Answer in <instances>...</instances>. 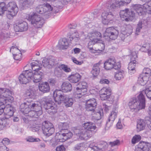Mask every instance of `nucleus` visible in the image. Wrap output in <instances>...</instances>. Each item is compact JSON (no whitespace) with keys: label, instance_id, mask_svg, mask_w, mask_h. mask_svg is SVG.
I'll use <instances>...</instances> for the list:
<instances>
[{"label":"nucleus","instance_id":"nucleus-1","mask_svg":"<svg viewBox=\"0 0 151 151\" xmlns=\"http://www.w3.org/2000/svg\"><path fill=\"white\" fill-rule=\"evenodd\" d=\"M52 9L51 6L47 3L42 5H39L36 8V12L30 13L27 15L26 18L31 22V24L35 28H41L45 23V20L41 16L46 17L45 16L49 14Z\"/></svg>","mask_w":151,"mask_h":151},{"label":"nucleus","instance_id":"nucleus-2","mask_svg":"<svg viewBox=\"0 0 151 151\" xmlns=\"http://www.w3.org/2000/svg\"><path fill=\"white\" fill-rule=\"evenodd\" d=\"M132 0H109L106 4L107 8L104 9L101 15L103 24L107 25L112 21L114 16L110 10L113 11L119 6L123 5L125 3H129Z\"/></svg>","mask_w":151,"mask_h":151},{"label":"nucleus","instance_id":"nucleus-3","mask_svg":"<svg viewBox=\"0 0 151 151\" xmlns=\"http://www.w3.org/2000/svg\"><path fill=\"white\" fill-rule=\"evenodd\" d=\"M61 90H55L53 92V96L55 103L61 104H73L76 102L75 100L72 98L64 95L60 93Z\"/></svg>","mask_w":151,"mask_h":151},{"label":"nucleus","instance_id":"nucleus-4","mask_svg":"<svg viewBox=\"0 0 151 151\" xmlns=\"http://www.w3.org/2000/svg\"><path fill=\"white\" fill-rule=\"evenodd\" d=\"M15 109L10 104H7L5 106L4 108V114L5 118L0 119V130L3 129L8 124V119L12 116L13 114Z\"/></svg>","mask_w":151,"mask_h":151},{"label":"nucleus","instance_id":"nucleus-5","mask_svg":"<svg viewBox=\"0 0 151 151\" xmlns=\"http://www.w3.org/2000/svg\"><path fill=\"white\" fill-rule=\"evenodd\" d=\"M12 92L6 88H0V103L1 104H9L12 103L14 98L12 96Z\"/></svg>","mask_w":151,"mask_h":151},{"label":"nucleus","instance_id":"nucleus-6","mask_svg":"<svg viewBox=\"0 0 151 151\" xmlns=\"http://www.w3.org/2000/svg\"><path fill=\"white\" fill-rule=\"evenodd\" d=\"M100 94L102 100H108L114 104H116L118 101L117 98L111 95V90L109 88H103L100 91Z\"/></svg>","mask_w":151,"mask_h":151},{"label":"nucleus","instance_id":"nucleus-7","mask_svg":"<svg viewBox=\"0 0 151 151\" xmlns=\"http://www.w3.org/2000/svg\"><path fill=\"white\" fill-rule=\"evenodd\" d=\"M5 7L8 12L6 14L7 17L9 19H12L16 16L18 12V8L14 1H11L6 5Z\"/></svg>","mask_w":151,"mask_h":151},{"label":"nucleus","instance_id":"nucleus-8","mask_svg":"<svg viewBox=\"0 0 151 151\" xmlns=\"http://www.w3.org/2000/svg\"><path fill=\"white\" fill-rule=\"evenodd\" d=\"M132 7L139 15H142L143 12L151 14V1L142 5L139 4H134L133 5Z\"/></svg>","mask_w":151,"mask_h":151},{"label":"nucleus","instance_id":"nucleus-9","mask_svg":"<svg viewBox=\"0 0 151 151\" xmlns=\"http://www.w3.org/2000/svg\"><path fill=\"white\" fill-rule=\"evenodd\" d=\"M119 34L118 31L113 27H109L107 28L103 35L104 39L108 41L110 40L116 39Z\"/></svg>","mask_w":151,"mask_h":151},{"label":"nucleus","instance_id":"nucleus-10","mask_svg":"<svg viewBox=\"0 0 151 151\" xmlns=\"http://www.w3.org/2000/svg\"><path fill=\"white\" fill-rule=\"evenodd\" d=\"M151 70L148 68H145L142 73L138 77L137 83L141 86L145 85L148 81L151 76Z\"/></svg>","mask_w":151,"mask_h":151},{"label":"nucleus","instance_id":"nucleus-11","mask_svg":"<svg viewBox=\"0 0 151 151\" xmlns=\"http://www.w3.org/2000/svg\"><path fill=\"white\" fill-rule=\"evenodd\" d=\"M121 67L120 62H116V60L113 58H109L104 63V67L107 70H110L112 68L118 70Z\"/></svg>","mask_w":151,"mask_h":151},{"label":"nucleus","instance_id":"nucleus-12","mask_svg":"<svg viewBox=\"0 0 151 151\" xmlns=\"http://www.w3.org/2000/svg\"><path fill=\"white\" fill-rule=\"evenodd\" d=\"M32 76L33 72L31 70H25L19 75V79L20 83L26 84L32 80Z\"/></svg>","mask_w":151,"mask_h":151},{"label":"nucleus","instance_id":"nucleus-13","mask_svg":"<svg viewBox=\"0 0 151 151\" xmlns=\"http://www.w3.org/2000/svg\"><path fill=\"white\" fill-rule=\"evenodd\" d=\"M88 87L87 83L84 81L80 82L76 88V90L78 91L79 93H77V97L80 98L81 99H83L85 96H86V93L87 92V88Z\"/></svg>","mask_w":151,"mask_h":151},{"label":"nucleus","instance_id":"nucleus-14","mask_svg":"<svg viewBox=\"0 0 151 151\" xmlns=\"http://www.w3.org/2000/svg\"><path fill=\"white\" fill-rule=\"evenodd\" d=\"M42 129L44 134L47 136L51 135L55 131L53 124L46 121H45L42 123Z\"/></svg>","mask_w":151,"mask_h":151},{"label":"nucleus","instance_id":"nucleus-15","mask_svg":"<svg viewBox=\"0 0 151 151\" xmlns=\"http://www.w3.org/2000/svg\"><path fill=\"white\" fill-rule=\"evenodd\" d=\"M135 14L132 11H129L128 9L122 10L120 12L121 18L123 21L127 22L131 21L134 17Z\"/></svg>","mask_w":151,"mask_h":151},{"label":"nucleus","instance_id":"nucleus-16","mask_svg":"<svg viewBox=\"0 0 151 151\" xmlns=\"http://www.w3.org/2000/svg\"><path fill=\"white\" fill-rule=\"evenodd\" d=\"M130 56L131 61L128 64V69L129 73L132 75L135 72L136 59L137 58V56L135 52H133L131 54Z\"/></svg>","mask_w":151,"mask_h":151},{"label":"nucleus","instance_id":"nucleus-17","mask_svg":"<svg viewBox=\"0 0 151 151\" xmlns=\"http://www.w3.org/2000/svg\"><path fill=\"white\" fill-rule=\"evenodd\" d=\"M74 132L80 139H87L91 136V134L88 133V131L84 130L76 129L75 130Z\"/></svg>","mask_w":151,"mask_h":151},{"label":"nucleus","instance_id":"nucleus-18","mask_svg":"<svg viewBox=\"0 0 151 151\" xmlns=\"http://www.w3.org/2000/svg\"><path fill=\"white\" fill-rule=\"evenodd\" d=\"M118 114V111L116 109H113L111 112L106 124L107 127L109 128L112 126L114 121L117 117Z\"/></svg>","mask_w":151,"mask_h":151},{"label":"nucleus","instance_id":"nucleus-19","mask_svg":"<svg viewBox=\"0 0 151 151\" xmlns=\"http://www.w3.org/2000/svg\"><path fill=\"white\" fill-rule=\"evenodd\" d=\"M150 147V144L141 141L136 145L135 151H149Z\"/></svg>","mask_w":151,"mask_h":151},{"label":"nucleus","instance_id":"nucleus-20","mask_svg":"<svg viewBox=\"0 0 151 151\" xmlns=\"http://www.w3.org/2000/svg\"><path fill=\"white\" fill-rule=\"evenodd\" d=\"M28 28L27 23L24 21L19 22L14 27L15 31L16 32H23L26 31Z\"/></svg>","mask_w":151,"mask_h":151},{"label":"nucleus","instance_id":"nucleus-21","mask_svg":"<svg viewBox=\"0 0 151 151\" xmlns=\"http://www.w3.org/2000/svg\"><path fill=\"white\" fill-rule=\"evenodd\" d=\"M83 126L88 130V133L91 132V134H95L96 132V127L95 124L92 122H88L84 123Z\"/></svg>","mask_w":151,"mask_h":151},{"label":"nucleus","instance_id":"nucleus-22","mask_svg":"<svg viewBox=\"0 0 151 151\" xmlns=\"http://www.w3.org/2000/svg\"><path fill=\"white\" fill-rule=\"evenodd\" d=\"M81 78V76L78 73H72L68 77V80L70 82L74 83L78 82Z\"/></svg>","mask_w":151,"mask_h":151},{"label":"nucleus","instance_id":"nucleus-23","mask_svg":"<svg viewBox=\"0 0 151 151\" xmlns=\"http://www.w3.org/2000/svg\"><path fill=\"white\" fill-rule=\"evenodd\" d=\"M55 64V60L51 58H45L42 61V64L43 66L46 68H51Z\"/></svg>","mask_w":151,"mask_h":151},{"label":"nucleus","instance_id":"nucleus-24","mask_svg":"<svg viewBox=\"0 0 151 151\" xmlns=\"http://www.w3.org/2000/svg\"><path fill=\"white\" fill-rule=\"evenodd\" d=\"M44 73L41 71L34 72L33 73L32 78V79L34 83L40 82L43 76Z\"/></svg>","mask_w":151,"mask_h":151},{"label":"nucleus","instance_id":"nucleus-25","mask_svg":"<svg viewBox=\"0 0 151 151\" xmlns=\"http://www.w3.org/2000/svg\"><path fill=\"white\" fill-rule=\"evenodd\" d=\"M62 91L64 92H67L71 91L72 87L71 84L68 82L64 81L61 85Z\"/></svg>","mask_w":151,"mask_h":151},{"label":"nucleus","instance_id":"nucleus-26","mask_svg":"<svg viewBox=\"0 0 151 151\" xmlns=\"http://www.w3.org/2000/svg\"><path fill=\"white\" fill-rule=\"evenodd\" d=\"M38 88L39 90L43 93L48 92L50 89L49 84L47 82L43 83L41 84H39Z\"/></svg>","mask_w":151,"mask_h":151},{"label":"nucleus","instance_id":"nucleus-27","mask_svg":"<svg viewBox=\"0 0 151 151\" xmlns=\"http://www.w3.org/2000/svg\"><path fill=\"white\" fill-rule=\"evenodd\" d=\"M67 37L70 41H73L75 42H77L79 39L78 33L77 31L68 33Z\"/></svg>","mask_w":151,"mask_h":151},{"label":"nucleus","instance_id":"nucleus-28","mask_svg":"<svg viewBox=\"0 0 151 151\" xmlns=\"http://www.w3.org/2000/svg\"><path fill=\"white\" fill-rule=\"evenodd\" d=\"M46 110H48L47 112L51 114H54L56 112V104H43Z\"/></svg>","mask_w":151,"mask_h":151},{"label":"nucleus","instance_id":"nucleus-29","mask_svg":"<svg viewBox=\"0 0 151 151\" xmlns=\"http://www.w3.org/2000/svg\"><path fill=\"white\" fill-rule=\"evenodd\" d=\"M60 48L62 50L67 49L69 47V43L68 40L65 38H63L60 40L59 42Z\"/></svg>","mask_w":151,"mask_h":151},{"label":"nucleus","instance_id":"nucleus-30","mask_svg":"<svg viewBox=\"0 0 151 151\" xmlns=\"http://www.w3.org/2000/svg\"><path fill=\"white\" fill-rule=\"evenodd\" d=\"M100 64L101 63L100 62H99L93 65L91 72L94 77L97 76L99 73L100 71L99 66Z\"/></svg>","mask_w":151,"mask_h":151},{"label":"nucleus","instance_id":"nucleus-31","mask_svg":"<svg viewBox=\"0 0 151 151\" xmlns=\"http://www.w3.org/2000/svg\"><path fill=\"white\" fill-rule=\"evenodd\" d=\"M146 126V124L143 119H139L137 121L136 129L137 132L144 130Z\"/></svg>","mask_w":151,"mask_h":151},{"label":"nucleus","instance_id":"nucleus-32","mask_svg":"<svg viewBox=\"0 0 151 151\" xmlns=\"http://www.w3.org/2000/svg\"><path fill=\"white\" fill-rule=\"evenodd\" d=\"M31 66L32 70L34 72H40L41 68L40 66L39 61L37 60L33 61L31 63Z\"/></svg>","mask_w":151,"mask_h":151},{"label":"nucleus","instance_id":"nucleus-33","mask_svg":"<svg viewBox=\"0 0 151 151\" xmlns=\"http://www.w3.org/2000/svg\"><path fill=\"white\" fill-rule=\"evenodd\" d=\"M145 107V104H130L129 106L131 110L136 112L140 109H144Z\"/></svg>","mask_w":151,"mask_h":151},{"label":"nucleus","instance_id":"nucleus-34","mask_svg":"<svg viewBox=\"0 0 151 151\" xmlns=\"http://www.w3.org/2000/svg\"><path fill=\"white\" fill-rule=\"evenodd\" d=\"M89 147L94 151H99L102 149V147L100 145H97L93 142L89 145Z\"/></svg>","mask_w":151,"mask_h":151},{"label":"nucleus","instance_id":"nucleus-35","mask_svg":"<svg viewBox=\"0 0 151 151\" xmlns=\"http://www.w3.org/2000/svg\"><path fill=\"white\" fill-rule=\"evenodd\" d=\"M86 144L84 143H78L73 148V150L76 151H82L86 147Z\"/></svg>","mask_w":151,"mask_h":151},{"label":"nucleus","instance_id":"nucleus-36","mask_svg":"<svg viewBox=\"0 0 151 151\" xmlns=\"http://www.w3.org/2000/svg\"><path fill=\"white\" fill-rule=\"evenodd\" d=\"M86 96H86H85L84 98L82 99H81L80 98H79V101H80L79 103L86 102V104H94L96 103V100L93 98L90 99H86L85 97Z\"/></svg>","mask_w":151,"mask_h":151},{"label":"nucleus","instance_id":"nucleus-37","mask_svg":"<svg viewBox=\"0 0 151 151\" xmlns=\"http://www.w3.org/2000/svg\"><path fill=\"white\" fill-rule=\"evenodd\" d=\"M146 22L145 24H144L145 26H146L147 24V21L146 20H143V21L140 20L138 23L137 24V28L136 29L135 34L136 35H138L140 32V30L142 27V25L144 24V22Z\"/></svg>","mask_w":151,"mask_h":151},{"label":"nucleus","instance_id":"nucleus-38","mask_svg":"<svg viewBox=\"0 0 151 151\" xmlns=\"http://www.w3.org/2000/svg\"><path fill=\"white\" fill-rule=\"evenodd\" d=\"M124 75V72L123 70L118 71L115 73L114 78L116 80H120L123 78Z\"/></svg>","mask_w":151,"mask_h":151},{"label":"nucleus","instance_id":"nucleus-39","mask_svg":"<svg viewBox=\"0 0 151 151\" xmlns=\"http://www.w3.org/2000/svg\"><path fill=\"white\" fill-rule=\"evenodd\" d=\"M55 104L52 101V99L49 97L45 96L40 101V104Z\"/></svg>","mask_w":151,"mask_h":151},{"label":"nucleus","instance_id":"nucleus-40","mask_svg":"<svg viewBox=\"0 0 151 151\" xmlns=\"http://www.w3.org/2000/svg\"><path fill=\"white\" fill-rule=\"evenodd\" d=\"M63 134L64 136V138L62 139V141H65L72 137L73 135L72 133L68 130H65L63 132Z\"/></svg>","mask_w":151,"mask_h":151},{"label":"nucleus","instance_id":"nucleus-41","mask_svg":"<svg viewBox=\"0 0 151 151\" xmlns=\"http://www.w3.org/2000/svg\"><path fill=\"white\" fill-rule=\"evenodd\" d=\"M137 102L139 104H145V98L142 91L140 92L137 97Z\"/></svg>","mask_w":151,"mask_h":151},{"label":"nucleus","instance_id":"nucleus-42","mask_svg":"<svg viewBox=\"0 0 151 151\" xmlns=\"http://www.w3.org/2000/svg\"><path fill=\"white\" fill-rule=\"evenodd\" d=\"M59 68L66 73H69L71 71V69L67 65L62 64H61L58 67Z\"/></svg>","mask_w":151,"mask_h":151},{"label":"nucleus","instance_id":"nucleus-43","mask_svg":"<svg viewBox=\"0 0 151 151\" xmlns=\"http://www.w3.org/2000/svg\"><path fill=\"white\" fill-rule=\"evenodd\" d=\"M40 125H36L35 123L31 124L28 126V127L32 131L35 132L39 130L40 128Z\"/></svg>","mask_w":151,"mask_h":151},{"label":"nucleus","instance_id":"nucleus-44","mask_svg":"<svg viewBox=\"0 0 151 151\" xmlns=\"http://www.w3.org/2000/svg\"><path fill=\"white\" fill-rule=\"evenodd\" d=\"M23 112L24 114H27L29 113V115L30 117H33L35 116V115H37V112L35 111H29V107H27L23 111Z\"/></svg>","mask_w":151,"mask_h":151},{"label":"nucleus","instance_id":"nucleus-45","mask_svg":"<svg viewBox=\"0 0 151 151\" xmlns=\"http://www.w3.org/2000/svg\"><path fill=\"white\" fill-rule=\"evenodd\" d=\"M59 129L60 130V132H64L65 130H67L68 126L67 123H60L58 125Z\"/></svg>","mask_w":151,"mask_h":151},{"label":"nucleus","instance_id":"nucleus-46","mask_svg":"<svg viewBox=\"0 0 151 151\" xmlns=\"http://www.w3.org/2000/svg\"><path fill=\"white\" fill-rule=\"evenodd\" d=\"M141 139V137L139 134H136L132 138L131 143L133 144H135L138 142Z\"/></svg>","mask_w":151,"mask_h":151},{"label":"nucleus","instance_id":"nucleus-47","mask_svg":"<svg viewBox=\"0 0 151 151\" xmlns=\"http://www.w3.org/2000/svg\"><path fill=\"white\" fill-rule=\"evenodd\" d=\"M145 92L147 98L151 100V87H147L143 91Z\"/></svg>","mask_w":151,"mask_h":151},{"label":"nucleus","instance_id":"nucleus-48","mask_svg":"<svg viewBox=\"0 0 151 151\" xmlns=\"http://www.w3.org/2000/svg\"><path fill=\"white\" fill-rule=\"evenodd\" d=\"M55 139L58 140L59 143L60 142H63L65 141H62V139L64 138V136L63 134V132L60 131L59 132H57L56 133V135L55 136Z\"/></svg>","mask_w":151,"mask_h":151},{"label":"nucleus","instance_id":"nucleus-49","mask_svg":"<svg viewBox=\"0 0 151 151\" xmlns=\"http://www.w3.org/2000/svg\"><path fill=\"white\" fill-rule=\"evenodd\" d=\"M103 116V111L101 109L99 111L96 112L94 114L93 116L96 119L99 120L101 119Z\"/></svg>","mask_w":151,"mask_h":151},{"label":"nucleus","instance_id":"nucleus-50","mask_svg":"<svg viewBox=\"0 0 151 151\" xmlns=\"http://www.w3.org/2000/svg\"><path fill=\"white\" fill-rule=\"evenodd\" d=\"M6 11L5 3L4 2L0 3V15L3 14Z\"/></svg>","mask_w":151,"mask_h":151},{"label":"nucleus","instance_id":"nucleus-51","mask_svg":"<svg viewBox=\"0 0 151 151\" xmlns=\"http://www.w3.org/2000/svg\"><path fill=\"white\" fill-rule=\"evenodd\" d=\"M89 35L92 36L93 37L99 40L101 38V34L100 32H95L92 33L91 34L90 33Z\"/></svg>","mask_w":151,"mask_h":151},{"label":"nucleus","instance_id":"nucleus-52","mask_svg":"<svg viewBox=\"0 0 151 151\" xmlns=\"http://www.w3.org/2000/svg\"><path fill=\"white\" fill-rule=\"evenodd\" d=\"M132 32V27H130L129 28H127L125 31H122V33L124 35L128 36L130 35Z\"/></svg>","mask_w":151,"mask_h":151},{"label":"nucleus","instance_id":"nucleus-53","mask_svg":"<svg viewBox=\"0 0 151 151\" xmlns=\"http://www.w3.org/2000/svg\"><path fill=\"white\" fill-rule=\"evenodd\" d=\"M25 95L28 98H34L35 96L34 92L31 91H27Z\"/></svg>","mask_w":151,"mask_h":151},{"label":"nucleus","instance_id":"nucleus-54","mask_svg":"<svg viewBox=\"0 0 151 151\" xmlns=\"http://www.w3.org/2000/svg\"><path fill=\"white\" fill-rule=\"evenodd\" d=\"M26 141L29 142H38L40 141V139L38 138H35L32 137H29L26 138Z\"/></svg>","mask_w":151,"mask_h":151},{"label":"nucleus","instance_id":"nucleus-55","mask_svg":"<svg viewBox=\"0 0 151 151\" xmlns=\"http://www.w3.org/2000/svg\"><path fill=\"white\" fill-rule=\"evenodd\" d=\"M89 38L90 41H89L88 44L91 43L94 45L95 43H97L99 40V39H98L93 37L92 36L90 35H89Z\"/></svg>","mask_w":151,"mask_h":151},{"label":"nucleus","instance_id":"nucleus-56","mask_svg":"<svg viewBox=\"0 0 151 151\" xmlns=\"http://www.w3.org/2000/svg\"><path fill=\"white\" fill-rule=\"evenodd\" d=\"M13 58L16 60L20 61L22 58V54L20 52L18 54H13Z\"/></svg>","mask_w":151,"mask_h":151},{"label":"nucleus","instance_id":"nucleus-57","mask_svg":"<svg viewBox=\"0 0 151 151\" xmlns=\"http://www.w3.org/2000/svg\"><path fill=\"white\" fill-rule=\"evenodd\" d=\"M58 141H59V140L55 139V137L54 138H52L50 140V144L52 146H54L59 143Z\"/></svg>","mask_w":151,"mask_h":151},{"label":"nucleus","instance_id":"nucleus-58","mask_svg":"<svg viewBox=\"0 0 151 151\" xmlns=\"http://www.w3.org/2000/svg\"><path fill=\"white\" fill-rule=\"evenodd\" d=\"M19 1L23 5L30 4L32 3V0H19Z\"/></svg>","mask_w":151,"mask_h":151},{"label":"nucleus","instance_id":"nucleus-59","mask_svg":"<svg viewBox=\"0 0 151 151\" xmlns=\"http://www.w3.org/2000/svg\"><path fill=\"white\" fill-rule=\"evenodd\" d=\"M148 114L150 115V120L149 123V122L147 123V125L149 128L151 130V105L149 107Z\"/></svg>","mask_w":151,"mask_h":151},{"label":"nucleus","instance_id":"nucleus-60","mask_svg":"<svg viewBox=\"0 0 151 151\" xmlns=\"http://www.w3.org/2000/svg\"><path fill=\"white\" fill-rule=\"evenodd\" d=\"M93 104H86V109L88 111H90L94 110L95 108V106Z\"/></svg>","mask_w":151,"mask_h":151},{"label":"nucleus","instance_id":"nucleus-61","mask_svg":"<svg viewBox=\"0 0 151 151\" xmlns=\"http://www.w3.org/2000/svg\"><path fill=\"white\" fill-rule=\"evenodd\" d=\"M48 82L51 86H54L57 83V81L55 79L50 78L48 80Z\"/></svg>","mask_w":151,"mask_h":151},{"label":"nucleus","instance_id":"nucleus-62","mask_svg":"<svg viewBox=\"0 0 151 151\" xmlns=\"http://www.w3.org/2000/svg\"><path fill=\"white\" fill-rule=\"evenodd\" d=\"M10 141L9 139L7 138H4L2 141L1 143L4 145H8Z\"/></svg>","mask_w":151,"mask_h":151},{"label":"nucleus","instance_id":"nucleus-63","mask_svg":"<svg viewBox=\"0 0 151 151\" xmlns=\"http://www.w3.org/2000/svg\"><path fill=\"white\" fill-rule=\"evenodd\" d=\"M100 83L101 84H108L109 83V81L107 79L102 78L100 81Z\"/></svg>","mask_w":151,"mask_h":151},{"label":"nucleus","instance_id":"nucleus-64","mask_svg":"<svg viewBox=\"0 0 151 151\" xmlns=\"http://www.w3.org/2000/svg\"><path fill=\"white\" fill-rule=\"evenodd\" d=\"M65 148L63 145H60L57 147L56 149V151H65Z\"/></svg>","mask_w":151,"mask_h":151}]
</instances>
